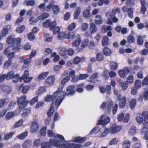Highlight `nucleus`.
<instances>
[{
	"label": "nucleus",
	"mask_w": 148,
	"mask_h": 148,
	"mask_svg": "<svg viewBox=\"0 0 148 148\" xmlns=\"http://www.w3.org/2000/svg\"><path fill=\"white\" fill-rule=\"evenodd\" d=\"M63 86H60L58 89L53 93L52 95H48L44 97V100L45 101L49 102L51 101H52L51 106L47 113L48 117H51L53 115L54 112V108L52 106L54 103V101L56 97L57 98L60 95V93L62 92L61 90H63Z\"/></svg>",
	"instance_id": "f257e3e1"
},
{
	"label": "nucleus",
	"mask_w": 148,
	"mask_h": 148,
	"mask_svg": "<svg viewBox=\"0 0 148 148\" xmlns=\"http://www.w3.org/2000/svg\"><path fill=\"white\" fill-rule=\"evenodd\" d=\"M56 137L57 138H58L60 140L56 139L54 140L52 138H51L49 142L43 143L42 146L46 148H51L52 146L59 148H64L68 142L65 141L64 137L61 135L57 134Z\"/></svg>",
	"instance_id": "f03ea898"
},
{
	"label": "nucleus",
	"mask_w": 148,
	"mask_h": 148,
	"mask_svg": "<svg viewBox=\"0 0 148 148\" xmlns=\"http://www.w3.org/2000/svg\"><path fill=\"white\" fill-rule=\"evenodd\" d=\"M75 87L74 85H69L67 87L66 89L67 92L63 91L62 90H61L62 92L60 93V95L57 98L55 102V107L57 109L61 104L65 96H72L75 93V90H74Z\"/></svg>",
	"instance_id": "7ed1b4c3"
},
{
	"label": "nucleus",
	"mask_w": 148,
	"mask_h": 148,
	"mask_svg": "<svg viewBox=\"0 0 148 148\" xmlns=\"http://www.w3.org/2000/svg\"><path fill=\"white\" fill-rule=\"evenodd\" d=\"M21 39L20 38H13L10 37L7 38V42L11 47L12 50L14 53L18 52L21 50Z\"/></svg>",
	"instance_id": "20e7f679"
},
{
	"label": "nucleus",
	"mask_w": 148,
	"mask_h": 148,
	"mask_svg": "<svg viewBox=\"0 0 148 148\" xmlns=\"http://www.w3.org/2000/svg\"><path fill=\"white\" fill-rule=\"evenodd\" d=\"M141 115L144 117L145 123H143V127L141 130V134L142 135H144L145 139L148 140V111H143Z\"/></svg>",
	"instance_id": "39448f33"
},
{
	"label": "nucleus",
	"mask_w": 148,
	"mask_h": 148,
	"mask_svg": "<svg viewBox=\"0 0 148 148\" xmlns=\"http://www.w3.org/2000/svg\"><path fill=\"white\" fill-rule=\"evenodd\" d=\"M26 97L25 95H23L18 98L17 101V103L20 110H22L25 108L29 102L26 100Z\"/></svg>",
	"instance_id": "423d86ee"
},
{
	"label": "nucleus",
	"mask_w": 148,
	"mask_h": 148,
	"mask_svg": "<svg viewBox=\"0 0 148 148\" xmlns=\"http://www.w3.org/2000/svg\"><path fill=\"white\" fill-rule=\"evenodd\" d=\"M42 25L44 28H49L50 31H52V29H53V28L56 26L57 23L55 20L51 22V20L49 19L44 22L42 23Z\"/></svg>",
	"instance_id": "0eeeda50"
},
{
	"label": "nucleus",
	"mask_w": 148,
	"mask_h": 148,
	"mask_svg": "<svg viewBox=\"0 0 148 148\" xmlns=\"http://www.w3.org/2000/svg\"><path fill=\"white\" fill-rule=\"evenodd\" d=\"M103 116L104 115L101 116L100 119L98 121L97 125H101L104 127L110 122V118L109 117H105L104 119H103Z\"/></svg>",
	"instance_id": "6e6552de"
},
{
	"label": "nucleus",
	"mask_w": 148,
	"mask_h": 148,
	"mask_svg": "<svg viewBox=\"0 0 148 148\" xmlns=\"http://www.w3.org/2000/svg\"><path fill=\"white\" fill-rule=\"evenodd\" d=\"M99 89L100 93L102 94H104L106 92L107 94H110L111 93V88L110 85H106V88L102 86H99Z\"/></svg>",
	"instance_id": "1a4fd4ad"
},
{
	"label": "nucleus",
	"mask_w": 148,
	"mask_h": 148,
	"mask_svg": "<svg viewBox=\"0 0 148 148\" xmlns=\"http://www.w3.org/2000/svg\"><path fill=\"white\" fill-rule=\"evenodd\" d=\"M56 80V77L54 75H51L47 77L45 80L46 84L49 86H51L54 85Z\"/></svg>",
	"instance_id": "9d476101"
},
{
	"label": "nucleus",
	"mask_w": 148,
	"mask_h": 148,
	"mask_svg": "<svg viewBox=\"0 0 148 148\" xmlns=\"http://www.w3.org/2000/svg\"><path fill=\"white\" fill-rule=\"evenodd\" d=\"M121 126L117 125L116 123H114L110 127V133L113 134H116L121 130Z\"/></svg>",
	"instance_id": "9b49d317"
},
{
	"label": "nucleus",
	"mask_w": 148,
	"mask_h": 148,
	"mask_svg": "<svg viewBox=\"0 0 148 148\" xmlns=\"http://www.w3.org/2000/svg\"><path fill=\"white\" fill-rule=\"evenodd\" d=\"M89 41L88 39H83L82 42L81 48L77 47L76 49V50L77 52H82L83 51V48H85L89 45Z\"/></svg>",
	"instance_id": "f8f14e48"
},
{
	"label": "nucleus",
	"mask_w": 148,
	"mask_h": 148,
	"mask_svg": "<svg viewBox=\"0 0 148 148\" xmlns=\"http://www.w3.org/2000/svg\"><path fill=\"white\" fill-rule=\"evenodd\" d=\"M129 72L130 70L127 67H125L123 69L119 70L118 71V73L121 78H124Z\"/></svg>",
	"instance_id": "ddd939ff"
},
{
	"label": "nucleus",
	"mask_w": 148,
	"mask_h": 148,
	"mask_svg": "<svg viewBox=\"0 0 148 148\" xmlns=\"http://www.w3.org/2000/svg\"><path fill=\"white\" fill-rule=\"evenodd\" d=\"M29 75V71L26 70L24 71L23 74L21 77V79L23 80L25 82H29L33 79V77H28Z\"/></svg>",
	"instance_id": "4468645a"
},
{
	"label": "nucleus",
	"mask_w": 148,
	"mask_h": 148,
	"mask_svg": "<svg viewBox=\"0 0 148 148\" xmlns=\"http://www.w3.org/2000/svg\"><path fill=\"white\" fill-rule=\"evenodd\" d=\"M121 95H119L118 96V99L119 100V106L121 108H123L126 104V98L125 96L121 98Z\"/></svg>",
	"instance_id": "2eb2a0df"
},
{
	"label": "nucleus",
	"mask_w": 148,
	"mask_h": 148,
	"mask_svg": "<svg viewBox=\"0 0 148 148\" xmlns=\"http://www.w3.org/2000/svg\"><path fill=\"white\" fill-rule=\"evenodd\" d=\"M30 131L32 133H35L37 132L39 128V125L37 121H35L31 123Z\"/></svg>",
	"instance_id": "dca6fc26"
},
{
	"label": "nucleus",
	"mask_w": 148,
	"mask_h": 148,
	"mask_svg": "<svg viewBox=\"0 0 148 148\" xmlns=\"http://www.w3.org/2000/svg\"><path fill=\"white\" fill-rule=\"evenodd\" d=\"M75 40L72 43V46L73 47H78L81 43V38L79 34H77L76 36Z\"/></svg>",
	"instance_id": "f3484780"
},
{
	"label": "nucleus",
	"mask_w": 148,
	"mask_h": 148,
	"mask_svg": "<svg viewBox=\"0 0 148 148\" xmlns=\"http://www.w3.org/2000/svg\"><path fill=\"white\" fill-rule=\"evenodd\" d=\"M65 35L66 36L65 37L66 39L73 40L76 37L75 32L72 31H66Z\"/></svg>",
	"instance_id": "a211bd4d"
},
{
	"label": "nucleus",
	"mask_w": 148,
	"mask_h": 148,
	"mask_svg": "<svg viewBox=\"0 0 148 148\" xmlns=\"http://www.w3.org/2000/svg\"><path fill=\"white\" fill-rule=\"evenodd\" d=\"M19 89L21 90L22 93L23 94L26 93L29 88L30 86L29 85H24L23 84L20 85L19 86Z\"/></svg>",
	"instance_id": "6ab92c4d"
},
{
	"label": "nucleus",
	"mask_w": 148,
	"mask_h": 148,
	"mask_svg": "<svg viewBox=\"0 0 148 148\" xmlns=\"http://www.w3.org/2000/svg\"><path fill=\"white\" fill-rule=\"evenodd\" d=\"M86 58L84 56L81 57H76L74 59L73 63L75 64H77L80 62H83L85 61Z\"/></svg>",
	"instance_id": "aec40b11"
},
{
	"label": "nucleus",
	"mask_w": 148,
	"mask_h": 148,
	"mask_svg": "<svg viewBox=\"0 0 148 148\" xmlns=\"http://www.w3.org/2000/svg\"><path fill=\"white\" fill-rule=\"evenodd\" d=\"M11 28L10 25H7L4 27L1 31V35L2 37L6 36L8 33V32L9 31Z\"/></svg>",
	"instance_id": "412c9836"
},
{
	"label": "nucleus",
	"mask_w": 148,
	"mask_h": 148,
	"mask_svg": "<svg viewBox=\"0 0 148 148\" xmlns=\"http://www.w3.org/2000/svg\"><path fill=\"white\" fill-rule=\"evenodd\" d=\"M141 4L140 13L142 14H144L146 11V8L145 7L146 3L145 0H140Z\"/></svg>",
	"instance_id": "4be33fe9"
},
{
	"label": "nucleus",
	"mask_w": 148,
	"mask_h": 148,
	"mask_svg": "<svg viewBox=\"0 0 148 148\" xmlns=\"http://www.w3.org/2000/svg\"><path fill=\"white\" fill-rule=\"evenodd\" d=\"M98 75L99 73H93L89 77L90 80L88 81L93 83H95L97 81L96 79L98 77Z\"/></svg>",
	"instance_id": "5701e85b"
},
{
	"label": "nucleus",
	"mask_w": 148,
	"mask_h": 148,
	"mask_svg": "<svg viewBox=\"0 0 148 148\" xmlns=\"http://www.w3.org/2000/svg\"><path fill=\"white\" fill-rule=\"evenodd\" d=\"M86 140V138L85 137H76L73 139V142L82 143L85 142Z\"/></svg>",
	"instance_id": "b1692460"
},
{
	"label": "nucleus",
	"mask_w": 148,
	"mask_h": 148,
	"mask_svg": "<svg viewBox=\"0 0 148 148\" xmlns=\"http://www.w3.org/2000/svg\"><path fill=\"white\" fill-rule=\"evenodd\" d=\"M84 83H82L77 85L76 89L75 90L77 92L80 93L84 91Z\"/></svg>",
	"instance_id": "393cba45"
},
{
	"label": "nucleus",
	"mask_w": 148,
	"mask_h": 148,
	"mask_svg": "<svg viewBox=\"0 0 148 148\" xmlns=\"http://www.w3.org/2000/svg\"><path fill=\"white\" fill-rule=\"evenodd\" d=\"M81 11L80 8L78 7L75 10L73 15L74 19H77L78 18Z\"/></svg>",
	"instance_id": "a878e982"
},
{
	"label": "nucleus",
	"mask_w": 148,
	"mask_h": 148,
	"mask_svg": "<svg viewBox=\"0 0 148 148\" xmlns=\"http://www.w3.org/2000/svg\"><path fill=\"white\" fill-rule=\"evenodd\" d=\"M119 83L123 90H126L128 88V83L127 82L125 81L123 82L122 80H120Z\"/></svg>",
	"instance_id": "bb28decb"
},
{
	"label": "nucleus",
	"mask_w": 148,
	"mask_h": 148,
	"mask_svg": "<svg viewBox=\"0 0 148 148\" xmlns=\"http://www.w3.org/2000/svg\"><path fill=\"white\" fill-rule=\"evenodd\" d=\"M48 74V72H43L40 74L37 79L39 80L44 79L47 77Z\"/></svg>",
	"instance_id": "cd10ccee"
},
{
	"label": "nucleus",
	"mask_w": 148,
	"mask_h": 148,
	"mask_svg": "<svg viewBox=\"0 0 148 148\" xmlns=\"http://www.w3.org/2000/svg\"><path fill=\"white\" fill-rule=\"evenodd\" d=\"M32 145V141L30 140H26L23 144L22 146L23 148H29Z\"/></svg>",
	"instance_id": "c85d7f7f"
},
{
	"label": "nucleus",
	"mask_w": 148,
	"mask_h": 148,
	"mask_svg": "<svg viewBox=\"0 0 148 148\" xmlns=\"http://www.w3.org/2000/svg\"><path fill=\"white\" fill-rule=\"evenodd\" d=\"M90 30L91 34H94L97 31V28L95 24L92 22L90 25Z\"/></svg>",
	"instance_id": "c756f323"
},
{
	"label": "nucleus",
	"mask_w": 148,
	"mask_h": 148,
	"mask_svg": "<svg viewBox=\"0 0 148 148\" xmlns=\"http://www.w3.org/2000/svg\"><path fill=\"white\" fill-rule=\"evenodd\" d=\"M95 23L97 25H101L103 23V20L101 17L99 15H97L95 17Z\"/></svg>",
	"instance_id": "7c9ffc66"
},
{
	"label": "nucleus",
	"mask_w": 148,
	"mask_h": 148,
	"mask_svg": "<svg viewBox=\"0 0 148 148\" xmlns=\"http://www.w3.org/2000/svg\"><path fill=\"white\" fill-rule=\"evenodd\" d=\"M1 89L3 92H6L7 94L10 93L12 91L10 88L6 85H3Z\"/></svg>",
	"instance_id": "2f4dec72"
},
{
	"label": "nucleus",
	"mask_w": 148,
	"mask_h": 148,
	"mask_svg": "<svg viewBox=\"0 0 148 148\" xmlns=\"http://www.w3.org/2000/svg\"><path fill=\"white\" fill-rule=\"evenodd\" d=\"M112 29L110 25L106 26L105 25H103L102 26L101 28V31L103 33L106 32L108 31H111L112 30Z\"/></svg>",
	"instance_id": "473e14b6"
},
{
	"label": "nucleus",
	"mask_w": 148,
	"mask_h": 148,
	"mask_svg": "<svg viewBox=\"0 0 148 148\" xmlns=\"http://www.w3.org/2000/svg\"><path fill=\"white\" fill-rule=\"evenodd\" d=\"M103 53L106 56H109L111 54L112 51L111 50L108 48L105 47L103 49Z\"/></svg>",
	"instance_id": "72a5a7b5"
},
{
	"label": "nucleus",
	"mask_w": 148,
	"mask_h": 148,
	"mask_svg": "<svg viewBox=\"0 0 148 148\" xmlns=\"http://www.w3.org/2000/svg\"><path fill=\"white\" fill-rule=\"evenodd\" d=\"M109 38L106 36H104L103 37L102 43L103 46H107L108 43Z\"/></svg>",
	"instance_id": "f704fd0d"
},
{
	"label": "nucleus",
	"mask_w": 148,
	"mask_h": 148,
	"mask_svg": "<svg viewBox=\"0 0 148 148\" xmlns=\"http://www.w3.org/2000/svg\"><path fill=\"white\" fill-rule=\"evenodd\" d=\"M110 68L112 70H115L118 67V64L114 62H111L110 64Z\"/></svg>",
	"instance_id": "c9c22d12"
},
{
	"label": "nucleus",
	"mask_w": 148,
	"mask_h": 148,
	"mask_svg": "<svg viewBox=\"0 0 148 148\" xmlns=\"http://www.w3.org/2000/svg\"><path fill=\"white\" fill-rule=\"evenodd\" d=\"M12 60L8 59L4 63L3 65V67L5 69H7L12 64Z\"/></svg>",
	"instance_id": "e433bc0d"
},
{
	"label": "nucleus",
	"mask_w": 148,
	"mask_h": 148,
	"mask_svg": "<svg viewBox=\"0 0 148 148\" xmlns=\"http://www.w3.org/2000/svg\"><path fill=\"white\" fill-rule=\"evenodd\" d=\"M101 75L104 78L105 80L108 79L109 77V71L106 69L104 70Z\"/></svg>",
	"instance_id": "4c0bfd02"
},
{
	"label": "nucleus",
	"mask_w": 148,
	"mask_h": 148,
	"mask_svg": "<svg viewBox=\"0 0 148 148\" xmlns=\"http://www.w3.org/2000/svg\"><path fill=\"white\" fill-rule=\"evenodd\" d=\"M53 13L54 14H57L60 12V9L58 5H53L52 6Z\"/></svg>",
	"instance_id": "58836bf2"
},
{
	"label": "nucleus",
	"mask_w": 148,
	"mask_h": 148,
	"mask_svg": "<svg viewBox=\"0 0 148 148\" xmlns=\"http://www.w3.org/2000/svg\"><path fill=\"white\" fill-rule=\"evenodd\" d=\"M31 112V109L29 108L24 109L23 111V112L21 114V116L22 117L27 116Z\"/></svg>",
	"instance_id": "ea45409f"
},
{
	"label": "nucleus",
	"mask_w": 148,
	"mask_h": 148,
	"mask_svg": "<svg viewBox=\"0 0 148 148\" xmlns=\"http://www.w3.org/2000/svg\"><path fill=\"white\" fill-rule=\"evenodd\" d=\"M131 143L129 140H125L122 145L123 148H129L130 146Z\"/></svg>",
	"instance_id": "a19ab883"
},
{
	"label": "nucleus",
	"mask_w": 148,
	"mask_h": 148,
	"mask_svg": "<svg viewBox=\"0 0 148 148\" xmlns=\"http://www.w3.org/2000/svg\"><path fill=\"white\" fill-rule=\"evenodd\" d=\"M49 15L48 13L45 12L40 15L38 17V18L40 19L44 20L47 18Z\"/></svg>",
	"instance_id": "79ce46f5"
},
{
	"label": "nucleus",
	"mask_w": 148,
	"mask_h": 148,
	"mask_svg": "<svg viewBox=\"0 0 148 148\" xmlns=\"http://www.w3.org/2000/svg\"><path fill=\"white\" fill-rule=\"evenodd\" d=\"M136 103V100L135 99H131L130 104V107L131 109H133L135 108Z\"/></svg>",
	"instance_id": "37998d69"
},
{
	"label": "nucleus",
	"mask_w": 148,
	"mask_h": 148,
	"mask_svg": "<svg viewBox=\"0 0 148 148\" xmlns=\"http://www.w3.org/2000/svg\"><path fill=\"white\" fill-rule=\"evenodd\" d=\"M104 58L103 55L101 53H98L96 55V59L97 61H102Z\"/></svg>",
	"instance_id": "c03bdc74"
},
{
	"label": "nucleus",
	"mask_w": 148,
	"mask_h": 148,
	"mask_svg": "<svg viewBox=\"0 0 148 148\" xmlns=\"http://www.w3.org/2000/svg\"><path fill=\"white\" fill-rule=\"evenodd\" d=\"M14 75V72L12 71H11L8 73L7 75H6V79L8 80L13 78Z\"/></svg>",
	"instance_id": "a18cd8bd"
},
{
	"label": "nucleus",
	"mask_w": 148,
	"mask_h": 148,
	"mask_svg": "<svg viewBox=\"0 0 148 148\" xmlns=\"http://www.w3.org/2000/svg\"><path fill=\"white\" fill-rule=\"evenodd\" d=\"M28 133L25 132L17 136V137L20 140H23L27 136Z\"/></svg>",
	"instance_id": "49530a36"
},
{
	"label": "nucleus",
	"mask_w": 148,
	"mask_h": 148,
	"mask_svg": "<svg viewBox=\"0 0 148 148\" xmlns=\"http://www.w3.org/2000/svg\"><path fill=\"white\" fill-rule=\"evenodd\" d=\"M137 44L139 45H142L143 43L144 40L142 36H139L137 40Z\"/></svg>",
	"instance_id": "de8ad7c7"
},
{
	"label": "nucleus",
	"mask_w": 148,
	"mask_h": 148,
	"mask_svg": "<svg viewBox=\"0 0 148 148\" xmlns=\"http://www.w3.org/2000/svg\"><path fill=\"white\" fill-rule=\"evenodd\" d=\"M23 121L22 119H20L17 122H16L14 125V128H17L23 125Z\"/></svg>",
	"instance_id": "09e8293b"
},
{
	"label": "nucleus",
	"mask_w": 148,
	"mask_h": 148,
	"mask_svg": "<svg viewBox=\"0 0 148 148\" xmlns=\"http://www.w3.org/2000/svg\"><path fill=\"white\" fill-rule=\"evenodd\" d=\"M135 41L134 36L131 35H129L127 38V41L129 43H131L134 42Z\"/></svg>",
	"instance_id": "8fccbe9b"
},
{
	"label": "nucleus",
	"mask_w": 148,
	"mask_h": 148,
	"mask_svg": "<svg viewBox=\"0 0 148 148\" xmlns=\"http://www.w3.org/2000/svg\"><path fill=\"white\" fill-rule=\"evenodd\" d=\"M76 24L75 23L73 22L70 24L68 26V29L70 31H72L75 28Z\"/></svg>",
	"instance_id": "3c124183"
},
{
	"label": "nucleus",
	"mask_w": 148,
	"mask_h": 148,
	"mask_svg": "<svg viewBox=\"0 0 148 148\" xmlns=\"http://www.w3.org/2000/svg\"><path fill=\"white\" fill-rule=\"evenodd\" d=\"M14 132H11L6 134L4 136V139L5 140H7L11 138L14 135Z\"/></svg>",
	"instance_id": "603ef678"
},
{
	"label": "nucleus",
	"mask_w": 148,
	"mask_h": 148,
	"mask_svg": "<svg viewBox=\"0 0 148 148\" xmlns=\"http://www.w3.org/2000/svg\"><path fill=\"white\" fill-rule=\"evenodd\" d=\"M25 2H26V4L27 6H32L35 4V1L34 0H30L28 1L26 0L24 3Z\"/></svg>",
	"instance_id": "864d4df0"
},
{
	"label": "nucleus",
	"mask_w": 148,
	"mask_h": 148,
	"mask_svg": "<svg viewBox=\"0 0 148 148\" xmlns=\"http://www.w3.org/2000/svg\"><path fill=\"white\" fill-rule=\"evenodd\" d=\"M47 128L45 126L42 127L40 131V134L41 136H45L46 135Z\"/></svg>",
	"instance_id": "5fc2aeb1"
},
{
	"label": "nucleus",
	"mask_w": 148,
	"mask_h": 148,
	"mask_svg": "<svg viewBox=\"0 0 148 148\" xmlns=\"http://www.w3.org/2000/svg\"><path fill=\"white\" fill-rule=\"evenodd\" d=\"M47 134L49 137H53L54 139H57V137L55 134L52 130H49L47 131Z\"/></svg>",
	"instance_id": "6e6d98bb"
},
{
	"label": "nucleus",
	"mask_w": 148,
	"mask_h": 148,
	"mask_svg": "<svg viewBox=\"0 0 148 148\" xmlns=\"http://www.w3.org/2000/svg\"><path fill=\"white\" fill-rule=\"evenodd\" d=\"M58 38L60 40H62L63 38L66 39V35H65L66 31L64 32H61L58 33Z\"/></svg>",
	"instance_id": "4d7b16f0"
},
{
	"label": "nucleus",
	"mask_w": 148,
	"mask_h": 148,
	"mask_svg": "<svg viewBox=\"0 0 148 148\" xmlns=\"http://www.w3.org/2000/svg\"><path fill=\"white\" fill-rule=\"evenodd\" d=\"M59 54L62 56H64L66 53V49L64 48H62L59 51Z\"/></svg>",
	"instance_id": "13d9d810"
},
{
	"label": "nucleus",
	"mask_w": 148,
	"mask_h": 148,
	"mask_svg": "<svg viewBox=\"0 0 148 148\" xmlns=\"http://www.w3.org/2000/svg\"><path fill=\"white\" fill-rule=\"evenodd\" d=\"M90 14V10H86L83 12V16L86 18H87L89 17Z\"/></svg>",
	"instance_id": "bf43d9fd"
},
{
	"label": "nucleus",
	"mask_w": 148,
	"mask_h": 148,
	"mask_svg": "<svg viewBox=\"0 0 148 148\" xmlns=\"http://www.w3.org/2000/svg\"><path fill=\"white\" fill-rule=\"evenodd\" d=\"M70 79V77L69 76H67L64 77L61 81V84L64 86L67 82Z\"/></svg>",
	"instance_id": "052dcab7"
},
{
	"label": "nucleus",
	"mask_w": 148,
	"mask_h": 148,
	"mask_svg": "<svg viewBox=\"0 0 148 148\" xmlns=\"http://www.w3.org/2000/svg\"><path fill=\"white\" fill-rule=\"evenodd\" d=\"M25 29L24 25H22L20 27H18L16 29V31L18 33H22Z\"/></svg>",
	"instance_id": "680f3d73"
},
{
	"label": "nucleus",
	"mask_w": 148,
	"mask_h": 148,
	"mask_svg": "<svg viewBox=\"0 0 148 148\" xmlns=\"http://www.w3.org/2000/svg\"><path fill=\"white\" fill-rule=\"evenodd\" d=\"M89 76L88 74H82L79 75V79H80V80L85 79L88 77Z\"/></svg>",
	"instance_id": "e2e57ef3"
},
{
	"label": "nucleus",
	"mask_w": 148,
	"mask_h": 148,
	"mask_svg": "<svg viewBox=\"0 0 148 148\" xmlns=\"http://www.w3.org/2000/svg\"><path fill=\"white\" fill-rule=\"evenodd\" d=\"M53 4L52 3H49V4L46 6H45L43 9V10L49 12L52 8Z\"/></svg>",
	"instance_id": "0e129e2a"
},
{
	"label": "nucleus",
	"mask_w": 148,
	"mask_h": 148,
	"mask_svg": "<svg viewBox=\"0 0 148 148\" xmlns=\"http://www.w3.org/2000/svg\"><path fill=\"white\" fill-rule=\"evenodd\" d=\"M127 14L128 16L132 18L133 17V10L132 8H129L127 10Z\"/></svg>",
	"instance_id": "69168bd1"
},
{
	"label": "nucleus",
	"mask_w": 148,
	"mask_h": 148,
	"mask_svg": "<svg viewBox=\"0 0 148 148\" xmlns=\"http://www.w3.org/2000/svg\"><path fill=\"white\" fill-rule=\"evenodd\" d=\"M38 96H37L33 98L29 101V104L30 105H33L38 100Z\"/></svg>",
	"instance_id": "338daca9"
},
{
	"label": "nucleus",
	"mask_w": 148,
	"mask_h": 148,
	"mask_svg": "<svg viewBox=\"0 0 148 148\" xmlns=\"http://www.w3.org/2000/svg\"><path fill=\"white\" fill-rule=\"evenodd\" d=\"M14 114L12 112L8 113L6 115L5 117L8 119H10L14 116Z\"/></svg>",
	"instance_id": "774afa93"
}]
</instances>
